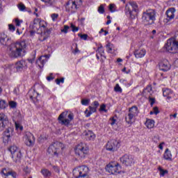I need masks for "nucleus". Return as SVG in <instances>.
<instances>
[{
  "label": "nucleus",
  "mask_w": 178,
  "mask_h": 178,
  "mask_svg": "<svg viewBox=\"0 0 178 178\" xmlns=\"http://www.w3.org/2000/svg\"><path fill=\"white\" fill-rule=\"evenodd\" d=\"M47 26L48 24L44 19L35 18L29 26L31 34H33V33L40 34L39 36L40 41H45L51 35V32L52 31L51 29L47 28Z\"/></svg>",
  "instance_id": "1"
},
{
  "label": "nucleus",
  "mask_w": 178,
  "mask_h": 178,
  "mask_svg": "<svg viewBox=\"0 0 178 178\" xmlns=\"http://www.w3.org/2000/svg\"><path fill=\"white\" fill-rule=\"evenodd\" d=\"M26 42L12 43L8 49V54L10 58H20L26 52Z\"/></svg>",
  "instance_id": "2"
},
{
  "label": "nucleus",
  "mask_w": 178,
  "mask_h": 178,
  "mask_svg": "<svg viewBox=\"0 0 178 178\" xmlns=\"http://www.w3.org/2000/svg\"><path fill=\"white\" fill-rule=\"evenodd\" d=\"M138 107L133 106L129 108V113L125 117V121L128 124H133L136 122V118L138 116Z\"/></svg>",
  "instance_id": "3"
},
{
  "label": "nucleus",
  "mask_w": 178,
  "mask_h": 178,
  "mask_svg": "<svg viewBox=\"0 0 178 178\" xmlns=\"http://www.w3.org/2000/svg\"><path fill=\"white\" fill-rule=\"evenodd\" d=\"M83 5V1L81 0H70L65 4V10L70 12V13H74L79 9Z\"/></svg>",
  "instance_id": "4"
},
{
  "label": "nucleus",
  "mask_w": 178,
  "mask_h": 178,
  "mask_svg": "<svg viewBox=\"0 0 178 178\" xmlns=\"http://www.w3.org/2000/svg\"><path fill=\"white\" fill-rule=\"evenodd\" d=\"M88 146H87L86 143H81L75 147V155L81 159L87 156V155H88Z\"/></svg>",
  "instance_id": "5"
},
{
  "label": "nucleus",
  "mask_w": 178,
  "mask_h": 178,
  "mask_svg": "<svg viewBox=\"0 0 178 178\" xmlns=\"http://www.w3.org/2000/svg\"><path fill=\"white\" fill-rule=\"evenodd\" d=\"M155 10H148L143 13L142 20L144 24L146 26H149V24H154L155 22Z\"/></svg>",
  "instance_id": "6"
},
{
  "label": "nucleus",
  "mask_w": 178,
  "mask_h": 178,
  "mask_svg": "<svg viewBox=\"0 0 178 178\" xmlns=\"http://www.w3.org/2000/svg\"><path fill=\"white\" fill-rule=\"evenodd\" d=\"M106 171L110 175H119L122 172V167L118 162L111 161L106 165Z\"/></svg>",
  "instance_id": "7"
},
{
  "label": "nucleus",
  "mask_w": 178,
  "mask_h": 178,
  "mask_svg": "<svg viewBox=\"0 0 178 178\" xmlns=\"http://www.w3.org/2000/svg\"><path fill=\"white\" fill-rule=\"evenodd\" d=\"M74 119V115L72 112L64 111L58 117L59 122L64 126H67L70 122Z\"/></svg>",
  "instance_id": "8"
},
{
  "label": "nucleus",
  "mask_w": 178,
  "mask_h": 178,
  "mask_svg": "<svg viewBox=\"0 0 178 178\" xmlns=\"http://www.w3.org/2000/svg\"><path fill=\"white\" fill-rule=\"evenodd\" d=\"M65 148V145L62 143L55 142L51 145H50L48 148L49 154L51 155H54L55 156H58L62 150Z\"/></svg>",
  "instance_id": "9"
},
{
  "label": "nucleus",
  "mask_w": 178,
  "mask_h": 178,
  "mask_svg": "<svg viewBox=\"0 0 178 178\" xmlns=\"http://www.w3.org/2000/svg\"><path fill=\"white\" fill-rule=\"evenodd\" d=\"M89 171L88 167L81 165L74 169L73 175L75 178H79L81 176H88Z\"/></svg>",
  "instance_id": "10"
},
{
  "label": "nucleus",
  "mask_w": 178,
  "mask_h": 178,
  "mask_svg": "<svg viewBox=\"0 0 178 178\" xmlns=\"http://www.w3.org/2000/svg\"><path fill=\"white\" fill-rule=\"evenodd\" d=\"M8 151H10L12 159L15 162H17V161H20L22 158V151H20V149L17 148V146L16 145L10 146L8 148Z\"/></svg>",
  "instance_id": "11"
},
{
  "label": "nucleus",
  "mask_w": 178,
  "mask_h": 178,
  "mask_svg": "<svg viewBox=\"0 0 178 178\" xmlns=\"http://www.w3.org/2000/svg\"><path fill=\"white\" fill-rule=\"evenodd\" d=\"M120 147V143L119 140L113 139L108 141L106 144V149L107 151H111L112 152L116 151L118 148Z\"/></svg>",
  "instance_id": "12"
},
{
  "label": "nucleus",
  "mask_w": 178,
  "mask_h": 178,
  "mask_svg": "<svg viewBox=\"0 0 178 178\" xmlns=\"http://www.w3.org/2000/svg\"><path fill=\"white\" fill-rule=\"evenodd\" d=\"M24 141L27 147H33L35 143V138L31 132H26L24 136Z\"/></svg>",
  "instance_id": "13"
},
{
  "label": "nucleus",
  "mask_w": 178,
  "mask_h": 178,
  "mask_svg": "<svg viewBox=\"0 0 178 178\" xmlns=\"http://www.w3.org/2000/svg\"><path fill=\"white\" fill-rule=\"evenodd\" d=\"M175 13H176L175 8H171L166 11L167 17L163 19V23L165 26H168L169 22L175 19Z\"/></svg>",
  "instance_id": "14"
},
{
  "label": "nucleus",
  "mask_w": 178,
  "mask_h": 178,
  "mask_svg": "<svg viewBox=\"0 0 178 178\" xmlns=\"http://www.w3.org/2000/svg\"><path fill=\"white\" fill-rule=\"evenodd\" d=\"M92 106H89V110L86 109L85 111V115L86 118H90L92 113H95L97 112V108L99 106V102L98 101H95L92 103Z\"/></svg>",
  "instance_id": "15"
},
{
  "label": "nucleus",
  "mask_w": 178,
  "mask_h": 178,
  "mask_svg": "<svg viewBox=\"0 0 178 178\" xmlns=\"http://www.w3.org/2000/svg\"><path fill=\"white\" fill-rule=\"evenodd\" d=\"M120 161L126 166H131L134 163V156L125 154L120 158Z\"/></svg>",
  "instance_id": "16"
},
{
  "label": "nucleus",
  "mask_w": 178,
  "mask_h": 178,
  "mask_svg": "<svg viewBox=\"0 0 178 178\" xmlns=\"http://www.w3.org/2000/svg\"><path fill=\"white\" fill-rule=\"evenodd\" d=\"M9 123V118L3 113H0V131H2L6 127V125Z\"/></svg>",
  "instance_id": "17"
},
{
  "label": "nucleus",
  "mask_w": 178,
  "mask_h": 178,
  "mask_svg": "<svg viewBox=\"0 0 178 178\" xmlns=\"http://www.w3.org/2000/svg\"><path fill=\"white\" fill-rule=\"evenodd\" d=\"M96 58L98 60H100V62H104V59H106V57L105 56V50L104 49L102 44H99L97 47Z\"/></svg>",
  "instance_id": "18"
},
{
  "label": "nucleus",
  "mask_w": 178,
  "mask_h": 178,
  "mask_svg": "<svg viewBox=\"0 0 178 178\" xmlns=\"http://www.w3.org/2000/svg\"><path fill=\"white\" fill-rule=\"evenodd\" d=\"M0 175L2 176V177H8V176H12V177L16 178V176H17V174H16L15 172L8 168H2L0 171Z\"/></svg>",
  "instance_id": "19"
},
{
  "label": "nucleus",
  "mask_w": 178,
  "mask_h": 178,
  "mask_svg": "<svg viewBox=\"0 0 178 178\" xmlns=\"http://www.w3.org/2000/svg\"><path fill=\"white\" fill-rule=\"evenodd\" d=\"M12 136H13V129L8 128L7 129H6L3 136V143H5V144H8Z\"/></svg>",
  "instance_id": "20"
},
{
  "label": "nucleus",
  "mask_w": 178,
  "mask_h": 178,
  "mask_svg": "<svg viewBox=\"0 0 178 178\" xmlns=\"http://www.w3.org/2000/svg\"><path fill=\"white\" fill-rule=\"evenodd\" d=\"M159 69L163 72H168L170 69V64L168 60H163L159 63Z\"/></svg>",
  "instance_id": "21"
},
{
  "label": "nucleus",
  "mask_w": 178,
  "mask_h": 178,
  "mask_svg": "<svg viewBox=\"0 0 178 178\" xmlns=\"http://www.w3.org/2000/svg\"><path fill=\"white\" fill-rule=\"evenodd\" d=\"M26 67H27V63L24 60H20L15 64L17 72H22V70L26 69Z\"/></svg>",
  "instance_id": "22"
},
{
  "label": "nucleus",
  "mask_w": 178,
  "mask_h": 178,
  "mask_svg": "<svg viewBox=\"0 0 178 178\" xmlns=\"http://www.w3.org/2000/svg\"><path fill=\"white\" fill-rule=\"evenodd\" d=\"M83 136L86 140H89L90 141H94L96 137V136L94 134V132L92 131H85L83 132Z\"/></svg>",
  "instance_id": "23"
},
{
  "label": "nucleus",
  "mask_w": 178,
  "mask_h": 178,
  "mask_svg": "<svg viewBox=\"0 0 178 178\" xmlns=\"http://www.w3.org/2000/svg\"><path fill=\"white\" fill-rule=\"evenodd\" d=\"M145 54H147L145 49H139L134 51L135 57L138 59L140 58H144L145 56Z\"/></svg>",
  "instance_id": "24"
},
{
  "label": "nucleus",
  "mask_w": 178,
  "mask_h": 178,
  "mask_svg": "<svg viewBox=\"0 0 178 178\" xmlns=\"http://www.w3.org/2000/svg\"><path fill=\"white\" fill-rule=\"evenodd\" d=\"M8 41H9V38L5 34V33H0V43L1 45H8Z\"/></svg>",
  "instance_id": "25"
},
{
  "label": "nucleus",
  "mask_w": 178,
  "mask_h": 178,
  "mask_svg": "<svg viewBox=\"0 0 178 178\" xmlns=\"http://www.w3.org/2000/svg\"><path fill=\"white\" fill-rule=\"evenodd\" d=\"M172 152L169 150V149H166L163 154V159L165 161H169L170 162H172L173 161V159L172 158Z\"/></svg>",
  "instance_id": "26"
},
{
  "label": "nucleus",
  "mask_w": 178,
  "mask_h": 178,
  "mask_svg": "<svg viewBox=\"0 0 178 178\" xmlns=\"http://www.w3.org/2000/svg\"><path fill=\"white\" fill-rule=\"evenodd\" d=\"M47 56H40L36 61V63L38 65L39 67H44V64L47 63Z\"/></svg>",
  "instance_id": "27"
},
{
  "label": "nucleus",
  "mask_w": 178,
  "mask_h": 178,
  "mask_svg": "<svg viewBox=\"0 0 178 178\" xmlns=\"http://www.w3.org/2000/svg\"><path fill=\"white\" fill-rule=\"evenodd\" d=\"M152 94H154V92L152 91V86H147L143 90V95H145L146 97H151Z\"/></svg>",
  "instance_id": "28"
},
{
  "label": "nucleus",
  "mask_w": 178,
  "mask_h": 178,
  "mask_svg": "<svg viewBox=\"0 0 178 178\" xmlns=\"http://www.w3.org/2000/svg\"><path fill=\"white\" fill-rule=\"evenodd\" d=\"M163 97H167L168 99H170L173 95V92L168 88L163 89Z\"/></svg>",
  "instance_id": "29"
},
{
  "label": "nucleus",
  "mask_w": 178,
  "mask_h": 178,
  "mask_svg": "<svg viewBox=\"0 0 178 178\" xmlns=\"http://www.w3.org/2000/svg\"><path fill=\"white\" fill-rule=\"evenodd\" d=\"M145 126L147 127V129H154L155 126V121L154 120L147 119Z\"/></svg>",
  "instance_id": "30"
},
{
  "label": "nucleus",
  "mask_w": 178,
  "mask_h": 178,
  "mask_svg": "<svg viewBox=\"0 0 178 178\" xmlns=\"http://www.w3.org/2000/svg\"><path fill=\"white\" fill-rule=\"evenodd\" d=\"M106 49L109 54H113L116 51V47L113 44L108 43L106 44Z\"/></svg>",
  "instance_id": "31"
},
{
  "label": "nucleus",
  "mask_w": 178,
  "mask_h": 178,
  "mask_svg": "<svg viewBox=\"0 0 178 178\" xmlns=\"http://www.w3.org/2000/svg\"><path fill=\"white\" fill-rule=\"evenodd\" d=\"M2 92V88H0V94ZM8 106V103H6V101L0 99V109H6Z\"/></svg>",
  "instance_id": "32"
},
{
  "label": "nucleus",
  "mask_w": 178,
  "mask_h": 178,
  "mask_svg": "<svg viewBox=\"0 0 178 178\" xmlns=\"http://www.w3.org/2000/svg\"><path fill=\"white\" fill-rule=\"evenodd\" d=\"M157 169L159 172V175L161 177H163L165 175H168V173H169V171H168L167 170L163 169V168L161 166H159Z\"/></svg>",
  "instance_id": "33"
},
{
  "label": "nucleus",
  "mask_w": 178,
  "mask_h": 178,
  "mask_svg": "<svg viewBox=\"0 0 178 178\" xmlns=\"http://www.w3.org/2000/svg\"><path fill=\"white\" fill-rule=\"evenodd\" d=\"M131 6H130L129 3H128V4L126 5V6H125V10H124L126 15H131L132 10H131Z\"/></svg>",
  "instance_id": "34"
},
{
  "label": "nucleus",
  "mask_w": 178,
  "mask_h": 178,
  "mask_svg": "<svg viewBox=\"0 0 178 178\" xmlns=\"http://www.w3.org/2000/svg\"><path fill=\"white\" fill-rule=\"evenodd\" d=\"M42 2H44V3H45V5H47V6H52V5H54V3H55V0H41Z\"/></svg>",
  "instance_id": "35"
},
{
  "label": "nucleus",
  "mask_w": 178,
  "mask_h": 178,
  "mask_svg": "<svg viewBox=\"0 0 178 178\" xmlns=\"http://www.w3.org/2000/svg\"><path fill=\"white\" fill-rule=\"evenodd\" d=\"M38 95V93L35 92V90H33L32 92H30L29 97L31 99H37V96Z\"/></svg>",
  "instance_id": "36"
},
{
  "label": "nucleus",
  "mask_w": 178,
  "mask_h": 178,
  "mask_svg": "<svg viewBox=\"0 0 178 178\" xmlns=\"http://www.w3.org/2000/svg\"><path fill=\"white\" fill-rule=\"evenodd\" d=\"M99 112H104V113H106V112H108V110H106V104H101L99 108Z\"/></svg>",
  "instance_id": "37"
},
{
  "label": "nucleus",
  "mask_w": 178,
  "mask_h": 178,
  "mask_svg": "<svg viewBox=\"0 0 178 178\" xmlns=\"http://www.w3.org/2000/svg\"><path fill=\"white\" fill-rule=\"evenodd\" d=\"M41 173L44 176V177H48L51 175V172L48 170L47 169H43L41 171Z\"/></svg>",
  "instance_id": "38"
},
{
  "label": "nucleus",
  "mask_w": 178,
  "mask_h": 178,
  "mask_svg": "<svg viewBox=\"0 0 178 178\" xmlns=\"http://www.w3.org/2000/svg\"><path fill=\"white\" fill-rule=\"evenodd\" d=\"M114 91L115 92L122 93L123 90H122V88L120 87V86H119V83H117L115 85V86L114 87Z\"/></svg>",
  "instance_id": "39"
},
{
  "label": "nucleus",
  "mask_w": 178,
  "mask_h": 178,
  "mask_svg": "<svg viewBox=\"0 0 178 178\" xmlns=\"http://www.w3.org/2000/svg\"><path fill=\"white\" fill-rule=\"evenodd\" d=\"M108 9L112 13H113V12H116V5L113 3L110 4L108 6Z\"/></svg>",
  "instance_id": "40"
},
{
  "label": "nucleus",
  "mask_w": 178,
  "mask_h": 178,
  "mask_svg": "<svg viewBox=\"0 0 178 178\" xmlns=\"http://www.w3.org/2000/svg\"><path fill=\"white\" fill-rule=\"evenodd\" d=\"M129 4L131 6V7H132V8L134 9V10H137L138 6L137 5V3L134 2V1H131L129 3Z\"/></svg>",
  "instance_id": "41"
},
{
  "label": "nucleus",
  "mask_w": 178,
  "mask_h": 178,
  "mask_svg": "<svg viewBox=\"0 0 178 178\" xmlns=\"http://www.w3.org/2000/svg\"><path fill=\"white\" fill-rule=\"evenodd\" d=\"M17 8L21 12H24V10H26V6H24L22 3H19L17 5Z\"/></svg>",
  "instance_id": "42"
},
{
  "label": "nucleus",
  "mask_w": 178,
  "mask_h": 178,
  "mask_svg": "<svg viewBox=\"0 0 178 178\" xmlns=\"http://www.w3.org/2000/svg\"><path fill=\"white\" fill-rule=\"evenodd\" d=\"M110 124H111V126H116V124H118V120L115 118H110Z\"/></svg>",
  "instance_id": "43"
},
{
  "label": "nucleus",
  "mask_w": 178,
  "mask_h": 178,
  "mask_svg": "<svg viewBox=\"0 0 178 178\" xmlns=\"http://www.w3.org/2000/svg\"><path fill=\"white\" fill-rule=\"evenodd\" d=\"M8 105H9L10 108H12V109H15V108H16L17 106V103H16L15 102H13V101H10V102H9Z\"/></svg>",
  "instance_id": "44"
},
{
  "label": "nucleus",
  "mask_w": 178,
  "mask_h": 178,
  "mask_svg": "<svg viewBox=\"0 0 178 178\" xmlns=\"http://www.w3.org/2000/svg\"><path fill=\"white\" fill-rule=\"evenodd\" d=\"M159 140H161V137H159V136L156 135L154 136L152 138V141L153 143H154L155 144H158V143H159Z\"/></svg>",
  "instance_id": "45"
},
{
  "label": "nucleus",
  "mask_w": 178,
  "mask_h": 178,
  "mask_svg": "<svg viewBox=\"0 0 178 178\" xmlns=\"http://www.w3.org/2000/svg\"><path fill=\"white\" fill-rule=\"evenodd\" d=\"M51 17L54 22H56V20H58V18L59 17V14L53 13L51 15Z\"/></svg>",
  "instance_id": "46"
},
{
  "label": "nucleus",
  "mask_w": 178,
  "mask_h": 178,
  "mask_svg": "<svg viewBox=\"0 0 178 178\" xmlns=\"http://www.w3.org/2000/svg\"><path fill=\"white\" fill-rule=\"evenodd\" d=\"M15 25L17 26V27H20L22 23H23V20H20V19H19V18H16L15 19Z\"/></svg>",
  "instance_id": "47"
},
{
  "label": "nucleus",
  "mask_w": 178,
  "mask_h": 178,
  "mask_svg": "<svg viewBox=\"0 0 178 178\" xmlns=\"http://www.w3.org/2000/svg\"><path fill=\"white\" fill-rule=\"evenodd\" d=\"M15 129L16 130H19V131H22L23 130V126H22L21 124L15 122Z\"/></svg>",
  "instance_id": "48"
},
{
  "label": "nucleus",
  "mask_w": 178,
  "mask_h": 178,
  "mask_svg": "<svg viewBox=\"0 0 178 178\" xmlns=\"http://www.w3.org/2000/svg\"><path fill=\"white\" fill-rule=\"evenodd\" d=\"M78 35L81 40H84V41L87 40V38H88V35L87 34L82 35L81 33H79Z\"/></svg>",
  "instance_id": "49"
},
{
  "label": "nucleus",
  "mask_w": 178,
  "mask_h": 178,
  "mask_svg": "<svg viewBox=\"0 0 178 178\" xmlns=\"http://www.w3.org/2000/svg\"><path fill=\"white\" fill-rule=\"evenodd\" d=\"M81 102L83 105L87 106L90 104V99H83L81 100Z\"/></svg>",
  "instance_id": "50"
},
{
  "label": "nucleus",
  "mask_w": 178,
  "mask_h": 178,
  "mask_svg": "<svg viewBox=\"0 0 178 178\" xmlns=\"http://www.w3.org/2000/svg\"><path fill=\"white\" fill-rule=\"evenodd\" d=\"M149 102L150 103L151 106H152L155 104V98L149 97Z\"/></svg>",
  "instance_id": "51"
},
{
  "label": "nucleus",
  "mask_w": 178,
  "mask_h": 178,
  "mask_svg": "<svg viewBox=\"0 0 178 178\" xmlns=\"http://www.w3.org/2000/svg\"><path fill=\"white\" fill-rule=\"evenodd\" d=\"M33 15H35L36 17H39L40 15L38 13H40V10H38V8H33Z\"/></svg>",
  "instance_id": "52"
},
{
  "label": "nucleus",
  "mask_w": 178,
  "mask_h": 178,
  "mask_svg": "<svg viewBox=\"0 0 178 178\" xmlns=\"http://www.w3.org/2000/svg\"><path fill=\"white\" fill-rule=\"evenodd\" d=\"M70 27L67 25L64 26V29H61V33H64L65 34H67V30H69Z\"/></svg>",
  "instance_id": "53"
},
{
  "label": "nucleus",
  "mask_w": 178,
  "mask_h": 178,
  "mask_svg": "<svg viewBox=\"0 0 178 178\" xmlns=\"http://www.w3.org/2000/svg\"><path fill=\"white\" fill-rule=\"evenodd\" d=\"M98 12L100 13H105V8L104 7V5H101L99 7Z\"/></svg>",
  "instance_id": "54"
},
{
  "label": "nucleus",
  "mask_w": 178,
  "mask_h": 178,
  "mask_svg": "<svg viewBox=\"0 0 178 178\" xmlns=\"http://www.w3.org/2000/svg\"><path fill=\"white\" fill-rule=\"evenodd\" d=\"M56 84H60V83H65V79L64 78H61V79H56Z\"/></svg>",
  "instance_id": "55"
},
{
  "label": "nucleus",
  "mask_w": 178,
  "mask_h": 178,
  "mask_svg": "<svg viewBox=\"0 0 178 178\" xmlns=\"http://www.w3.org/2000/svg\"><path fill=\"white\" fill-rule=\"evenodd\" d=\"M46 140H47V137L43 136H40L38 138V140L40 141V143H44V141H45Z\"/></svg>",
  "instance_id": "56"
},
{
  "label": "nucleus",
  "mask_w": 178,
  "mask_h": 178,
  "mask_svg": "<svg viewBox=\"0 0 178 178\" xmlns=\"http://www.w3.org/2000/svg\"><path fill=\"white\" fill-rule=\"evenodd\" d=\"M153 113H154V115H158V113H159V109L158 108V107L153 108Z\"/></svg>",
  "instance_id": "57"
},
{
  "label": "nucleus",
  "mask_w": 178,
  "mask_h": 178,
  "mask_svg": "<svg viewBox=\"0 0 178 178\" xmlns=\"http://www.w3.org/2000/svg\"><path fill=\"white\" fill-rule=\"evenodd\" d=\"M71 29H72V31H79V28L76 27L73 24H71Z\"/></svg>",
  "instance_id": "58"
},
{
  "label": "nucleus",
  "mask_w": 178,
  "mask_h": 178,
  "mask_svg": "<svg viewBox=\"0 0 178 178\" xmlns=\"http://www.w3.org/2000/svg\"><path fill=\"white\" fill-rule=\"evenodd\" d=\"M8 27H9V30H10V31H15V30H16V28L13 24H9Z\"/></svg>",
  "instance_id": "59"
},
{
  "label": "nucleus",
  "mask_w": 178,
  "mask_h": 178,
  "mask_svg": "<svg viewBox=\"0 0 178 178\" xmlns=\"http://www.w3.org/2000/svg\"><path fill=\"white\" fill-rule=\"evenodd\" d=\"M47 80L48 81H51V80H54V76H52V74H50L49 76L47 77Z\"/></svg>",
  "instance_id": "60"
},
{
  "label": "nucleus",
  "mask_w": 178,
  "mask_h": 178,
  "mask_svg": "<svg viewBox=\"0 0 178 178\" xmlns=\"http://www.w3.org/2000/svg\"><path fill=\"white\" fill-rule=\"evenodd\" d=\"M163 145H165V143L164 142H162L161 143H160L159 145V149H163Z\"/></svg>",
  "instance_id": "61"
},
{
  "label": "nucleus",
  "mask_w": 178,
  "mask_h": 178,
  "mask_svg": "<svg viewBox=\"0 0 178 178\" xmlns=\"http://www.w3.org/2000/svg\"><path fill=\"white\" fill-rule=\"evenodd\" d=\"M17 119L18 120H20L22 119V114L20 113V112H17Z\"/></svg>",
  "instance_id": "62"
},
{
  "label": "nucleus",
  "mask_w": 178,
  "mask_h": 178,
  "mask_svg": "<svg viewBox=\"0 0 178 178\" xmlns=\"http://www.w3.org/2000/svg\"><path fill=\"white\" fill-rule=\"evenodd\" d=\"M122 72H123L124 73H126L127 74H129V73H130V70H126V67H124V68L122 69Z\"/></svg>",
  "instance_id": "63"
},
{
  "label": "nucleus",
  "mask_w": 178,
  "mask_h": 178,
  "mask_svg": "<svg viewBox=\"0 0 178 178\" xmlns=\"http://www.w3.org/2000/svg\"><path fill=\"white\" fill-rule=\"evenodd\" d=\"M80 52V50H79V48H77V44H76V49L74 51V54H79Z\"/></svg>",
  "instance_id": "64"
}]
</instances>
